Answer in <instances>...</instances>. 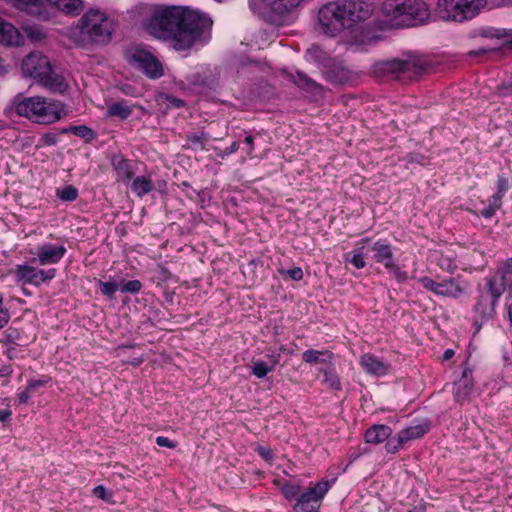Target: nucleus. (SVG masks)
<instances>
[{
  "label": "nucleus",
  "instance_id": "obj_53",
  "mask_svg": "<svg viewBox=\"0 0 512 512\" xmlns=\"http://www.w3.org/2000/svg\"><path fill=\"white\" fill-rule=\"evenodd\" d=\"M240 147L239 142H233L228 148L225 149L224 155H230L235 153Z\"/></svg>",
  "mask_w": 512,
  "mask_h": 512
},
{
  "label": "nucleus",
  "instance_id": "obj_12",
  "mask_svg": "<svg viewBox=\"0 0 512 512\" xmlns=\"http://www.w3.org/2000/svg\"><path fill=\"white\" fill-rule=\"evenodd\" d=\"M16 281L22 285L30 284L40 286L46 281L52 280L56 275V269H38L32 265H17L14 270Z\"/></svg>",
  "mask_w": 512,
  "mask_h": 512
},
{
  "label": "nucleus",
  "instance_id": "obj_43",
  "mask_svg": "<svg viewBox=\"0 0 512 512\" xmlns=\"http://www.w3.org/2000/svg\"><path fill=\"white\" fill-rule=\"evenodd\" d=\"M282 275H287L290 279L294 281H299L303 278V271L300 267H294L289 270H280Z\"/></svg>",
  "mask_w": 512,
  "mask_h": 512
},
{
  "label": "nucleus",
  "instance_id": "obj_22",
  "mask_svg": "<svg viewBox=\"0 0 512 512\" xmlns=\"http://www.w3.org/2000/svg\"><path fill=\"white\" fill-rule=\"evenodd\" d=\"M391 428L386 425H374L365 432V441L370 444H380L389 438Z\"/></svg>",
  "mask_w": 512,
  "mask_h": 512
},
{
  "label": "nucleus",
  "instance_id": "obj_30",
  "mask_svg": "<svg viewBox=\"0 0 512 512\" xmlns=\"http://www.w3.org/2000/svg\"><path fill=\"white\" fill-rule=\"evenodd\" d=\"M189 147L194 150H204L210 136L205 132L190 133L186 136Z\"/></svg>",
  "mask_w": 512,
  "mask_h": 512
},
{
  "label": "nucleus",
  "instance_id": "obj_61",
  "mask_svg": "<svg viewBox=\"0 0 512 512\" xmlns=\"http://www.w3.org/2000/svg\"><path fill=\"white\" fill-rule=\"evenodd\" d=\"M508 316H509V320L512 323V303L509 305V308H508Z\"/></svg>",
  "mask_w": 512,
  "mask_h": 512
},
{
  "label": "nucleus",
  "instance_id": "obj_55",
  "mask_svg": "<svg viewBox=\"0 0 512 512\" xmlns=\"http://www.w3.org/2000/svg\"><path fill=\"white\" fill-rule=\"evenodd\" d=\"M11 416V411L8 409H2L0 410V421L5 422L7 419H9Z\"/></svg>",
  "mask_w": 512,
  "mask_h": 512
},
{
  "label": "nucleus",
  "instance_id": "obj_26",
  "mask_svg": "<svg viewBox=\"0 0 512 512\" xmlns=\"http://www.w3.org/2000/svg\"><path fill=\"white\" fill-rule=\"evenodd\" d=\"M294 83L300 87L301 89L312 92L314 94H318L321 92V86L315 82L313 79L309 78L303 72H297L295 76H293Z\"/></svg>",
  "mask_w": 512,
  "mask_h": 512
},
{
  "label": "nucleus",
  "instance_id": "obj_42",
  "mask_svg": "<svg viewBox=\"0 0 512 512\" xmlns=\"http://www.w3.org/2000/svg\"><path fill=\"white\" fill-rule=\"evenodd\" d=\"M324 382L333 389L340 388V382L336 374L331 371H324Z\"/></svg>",
  "mask_w": 512,
  "mask_h": 512
},
{
  "label": "nucleus",
  "instance_id": "obj_49",
  "mask_svg": "<svg viewBox=\"0 0 512 512\" xmlns=\"http://www.w3.org/2000/svg\"><path fill=\"white\" fill-rule=\"evenodd\" d=\"M156 444L160 447H167V448H175V443L171 441L169 438L164 436H158L156 438Z\"/></svg>",
  "mask_w": 512,
  "mask_h": 512
},
{
  "label": "nucleus",
  "instance_id": "obj_33",
  "mask_svg": "<svg viewBox=\"0 0 512 512\" xmlns=\"http://www.w3.org/2000/svg\"><path fill=\"white\" fill-rule=\"evenodd\" d=\"M501 205L502 199L496 200V197L492 196L489 204L481 211V215L484 218H491L495 215L496 211L501 207Z\"/></svg>",
  "mask_w": 512,
  "mask_h": 512
},
{
  "label": "nucleus",
  "instance_id": "obj_32",
  "mask_svg": "<svg viewBox=\"0 0 512 512\" xmlns=\"http://www.w3.org/2000/svg\"><path fill=\"white\" fill-rule=\"evenodd\" d=\"M23 31L26 34V36L33 42L42 41L46 38L45 30L39 25H24Z\"/></svg>",
  "mask_w": 512,
  "mask_h": 512
},
{
  "label": "nucleus",
  "instance_id": "obj_56",
  "mask_svg": "<svg viewBox=\"0 0 512 512\" xmlns=\"http://www.w3.org/2000/svg\"><path fill=\"white\" fill-rule=\"evenodd\" d=\"M169 102L177 108L184 106V101L178 98H169Z\"/></svg>",
  "mask_w": 512,
  "mask_h": 512
},
{
  "label": "nucleus",
  "instance_id": "obj_4",
  "mask_svg": "<svg viewBox=\"0 0 512 512\" xmlns=\"http://www.w3.org/2000/svg\"><path fill=\"white\" fill-rule=\"evenodd\" d=\"M381 14L394 28L424 24L431 15L428 5L423 0H385L381 6Z\"/></svg>",
  "mask_w": 512,
  "mask_h": 512
},
{
  "label": "nucleus",
  "instance_id": "obj_8",
  "mask_svg": "<svg viewBox=\"0 0 512 512\" xmlns=\"http://www.w3.org/2000/svg\"><path fill=\"white\" fill-rule=\"evenodd\" d=\"M504 291V277L497 278L495 276L488 280L487 287L480 292L474 307V311L480 318L481 323L493 318L495 306Z\"/></svg>",
  "mask_w": 512,
  "mask_h": 512
},
{
  "label": "nucleus",
  "instance_id": "obj_46",
  "mask_svg": "<svg viewBox=\"0 0 512 512\" xmlns=\"http://www.w3.org/2000/svg\"><path fill=\"white\" fill-rule=\"evenodd\" d=\"M498 94L500 96H509L512 95V79L510 81L503 82L498 87Z\"/></svg>",
  "mask_w": 512,
  "mask_h": 512
},
{
  "label": "nucleus",
  "instance_id": "obj_23",
  "mask_svg": "<svg viewBox=\"0 0 512 512\" xmlns=\"http://www.w3.org/2000/svg\"><path fill=\"white\" fill-rule=\"evenodd\" d=\"M132 114V107L125 100L116 101L108 105L106 115L108 117H117L127 119Z\"/></svg>",
  "mask_w": 512,
  "mask_h": 512
},
{
  "label": "nucleus",
  "instance_id": "obj_34",
  "mask_svg": "<svg viewBox=\"0 0 512 512\" xmlns=\"http://www.w3.org/2000/svg\"><path fill=\"white\" fill-rule=\"evenodd\" d=\"M272 370H273L272 367H270L264 361L254 362L253 366L251 368L252 374L255 375L259 379L264 378Z\"/></svg>",
  "mask_w": 512,
  "mask_h": 512
},
{
  "label": "nucleus",
  "instance_id": "obj_7",
  "mask_svg": "<svg viewBox=\"0 0 512 512\" xmlns=\"http://www.w3.org/2000/svg\"><path fill=\"white\" fill-rule=\"evenodd\" d=\"M486 0H438L436 15L445 21L463 22L475 17Z\"/></svg>",
  "mask_w": 512,
  "mask_h": 512
},
{
  "label": "nucleus",
  "instance_id": "obj_1",
  "mask_svg": "<svg viewBox=\"0 0 512 512\" xmlns=\"http://www.w3.org/2000/svg\"><path fill=\"white\" fill-rule=\"evenodd\" d=\"M126 19L149 35L172 42L174 49H190L212 26L209 16L188 6L140 2L126 11Z\"/></svg>",
  "mask_w": 512,
  "mask_h": 512
},
{
  "label": "nucleus",
  "instance_id": "obj_50",
  "mask_svg": "<svg viewBox=\"0 0 512 512\" xmlns=\"http://www.w3.org/2000/svg\"><path fill=\"white\" fill-rule=\"evenodd\" d=\"M48 383V379L30 380L27 384L28 390L34 391Z\"/></svg>",
  "mask_w": 512,
  "mask_h": 512
},
{
  "label": "nucleus",
  "instance_id": "obj_41",
  "mask_svg": "<svg viewBox=\"0 0 512 512\" xmlns=\"http://www.w3.org/2000/svg\"><path fill=\"white\" fill-rule=\"evenodd\" d=\"M93 494L106 502H113V493L108 492L103 485H98L93 489Z\"/></svg>",
  "mask_w": 512,
  "mask_h": 512
},
{
  "label": "nucleus",
  "instance_id": "obj_48",
  "mask_svg": "<svg viewBox=\"0 0 512 512\" xmlns=\"http://www.w3.org/2000/svg\"><path fill=\"white\" fill-rule=\"evenodd\" d=\"M510 275H512V258L505 262L502 275L499 277H504V287L506 286L507 277Z\"/></svg>",
  "mask_w": 512,
  "mask_h": 512
},
{
  "label": "nucleus",
  "instance_id": "obj_18",
  "mask_svg": "<svg viewBox=\"0 0 512 512\" xmlns=\"http://www.w3.org/2000/svg\"><path fill=\"white\" fill-rule=\"evenodd\" d=\"M24 43V35L19 29L0 17V44L6 47H20Z\"/></svg>",
  "mask_w": 512,
  "mask_h": 512
},
{
  "label": "nucleus",
  "instance_id": "obj_52",
  "mask_svg": "<svg viewBox=\"0 0 512 512\" xmlns=\"http://www.w3.org/2000/svg\"><path fill=\"white\" fill-rule=\"evenodd\" d=\"M31 392H32L31 390H28V387H26L25 390L21 391L18 394L19 403H21V404L27 403L30 398Z\"/></svg>",
  "mask_w": 512,
  "mask_h": 512
},
{
  "label": "nucleus",
  "instance_id": "obj_45",
  "mask_svg": "<svg viewBox=\"0 0 512 512\" xmlns=\"http://www.w3.org/2000/svg\"><path fill=\"white\" fill-rule=\"evenodd\" d=\"M67 131H70L73 134L83 137V138L88 136L91 133V130L84 125L72 126L69 129L64 130V132H67Z\"/></svg>",
  "mask_w": 512,
  "mask_h": 512
},
{
  "label": "nucleus",
  "instance_id": "obj_6",
  "mask_svg": "<svg viewBox=\"0 0 512 512\" xmlns=\"http://www.w3.org/2000/svg\"><path fill=\"white\" fill-rule=\"evenodd\" d=\"M22 72L37 83L54 93H64L68 84L64 77L56 73L49 59L40 52H32L22 61Z\"/></svg>",
  "mask_w": 512,
  "mask_h": 512
},
{
  "label": "nucleus",
  "instance_id": "obj_3",
  "mask_svg": "<svg viewBox=\"0 0 512 512\" xmlns=\"http://www.w3.org/2000/svg\"><path fill=\"white\" fill-rule=\"evenodd\" d=\"M76 29L80 43L107 45L117 29V20L104 9L90 7L78 19Z\"/></svg>",
  "mask_w": 512,
  "mask_h": 512
},
{
  "label": "nucleus",
  "instance_id": "obj_28",
  "mask_svg": "<svg viewBox=\"0 0 512 512\" xmlns=\"http://www.w3.org/2000/svg\"><path fill=\"white\" fill-rule=\"evenodd\" d=\"M473 389V383L471 379H460L455 384L454 397L456 401H464L471 393Z\"/></svg>",
  "mask_w": 512,
  "mask_h": 512
},
{
  "label": "nucleus",
  "instance_id": "obj_9",
  "mask_svg": "<svg viewBox=\"0 0 512 512\" xmlns=\"http://www.w3.org/2000/svg\"><path fill=\"white\" fill-rule=\"evenodd\" d=\"M428 67L429 64L427 60L416 55H407L404 58L392 59L379 64V69L384 73L406 78L419 76L425 73Z\"/></svg>",
  "mask_w": 512,
  "mask_h": 512
},
{
  "label": "nucleus",
  "instance_id": "obj_54",
  "mask_svg": "<svg viewBox=\"0 0 512 512\" xmlns=\"http://www.w3.org/2000/svg\"><path fill=\"white\" fill-rule=\"evenodd\" d=\"M280 356H281L280 353L269 355L270 363H271V365H269V366L272 367V369L279 363Z\"/></svg>",
  "mask_w": 512,
  "mask_h": 512
},
{
  "label": "nucleus",
  "instance_id": "obj_25",
  "mask_svg": "<svg viewBox=\"0 0 512 512\" xmlns=\"http://www.w3.org/2000/svg\"><path fill=\"white\" fill-rule=\"evenodd\" d=\"M276 484L288 501L296 500L301 493L302 485L300 481H276Z\"/></svg>",
  "mask_w": 512,
  "mask_h": 512
},
{
  "label": "nucleus",
  "instance_id": "obj_59",
  "mask_svg": "<svg viewBox=\"0 0 512 512\" xmlns=\"http://www.w3.org/2000/svg\"><path fill=\"white\" fill-rule=\"evenodd\" d=\"M259 452L265 459H268L271 456V452L268 449L262 448Z\"/></svg>",
  "mask_w": 512,
  "mask_h": 512
},
{
  "label": "nucleus",
  "instance_id": "obj_58",
  "mask_svg": "<svg viewBox=\"0 0 512 512\" xmlns=\"http://www.w3.org/2000/svg\"><path fill=\"white\" fill-rule=\"evenodd\" d=\"M245 143L249 146L248 154H251L253 150V137L251 135L246 136Z\"/></svg>",
  "mask_w": 512,
  "mask_h": 512
},
{
  "label": "nucleus",
  "instance_id": "obj_38",
  "mask_svg": "<svg viewBox=\"0 0 512 512\" xmlns=\"http://www.w3.org/2000/svg\"><path fill=\"white\" fill-rule=\"evenodd\" d=\"M320 506L296 501L292 507V512H319Z\"/></svg>",
  "mask_w": 512,
  "mask_h": 512
},
{
  "label": "nucleus",
  "instance_id": "obj_29",
  "mask_svg": "<svg viewBox=\"0 0 512 512\" xmlns=\"http://www.w3.org/2000/svg\"><path fill=\"white\" fill-rule=\"evenodd\" d=\"M83 8L81 0H62L58 2V10L66 15L76 16Z\"/></svg>",
  "mask_w": 512,
  "mask_h": 512
},
{
  "label": "nucleus",
  "instance_id": "obj_37",
  "mask_svg": "<svg viewBox=\"0 0 512 512\" xmlns=\"http://www.w3.org/2000/svg\"><path fill=\"white\" fill-rule=\"evenodd\" d=\"M142 288V283L139 280H130L123 282L120 285V291L124 293H138Z\"/></svg>",
  "mask_w": 512,
  "mask_h": 512
},
{
  "label": "nucleus",
  "instance_id": "obj_15",
  "mask_svg": "<svg viewBox=\"0 0 512 512\" xmlns=\"http://www.w3.org/2000/svg\"><path fill=\"white\" fill-rule=\"evenodd\" d=\"M66 251L67 249L64 245L44 243L37 247L36 257L33 261L41 266L57 264L62 260Z\"/></svg>",
  "mask_w": 512,
  "mask_h": 512
},
{
  "label": "nucleus",
  "instance_id": "obj_35",
  "mask_svg": "<svg viewBox=\"0 0 512 512\" xmlns=\"http://www.w3.org/2000/svg\"><path fill=\"white\" fill-rule=\"evenodd\" d=\"M57 196L63 201H73L78 196V191L73 186H65L57 190Z\"/></svg>",
  "mask_w": 512,
  "mask_h": 512
},
{
  "label": "nucleus",
  "instance_id": "obj_36",
  "mask_svg": "<svg viewBox=\"0 0 512 512\" xmlns=\"http://www.w3.org/2000/svg\"><path fill=\"white\" fill-rule=\"evenodd\" d=\"M98 286L102 294L107 296L109 299H113L115 292L120 289V286H118L115 282L99 281Z\"/></svg>",
  "mask_w": 512,
  "mask_h": 512
},
{
  "label": "nucleus",
  "instance_id": "obj_57",
  "mask_svg": "<svg viewBox=\"0 0 512 512\" xmlns=\"http://www.w3.org/2000/svg\"><path fill=\"white\" fill-rule=\"evenodd\" d=\"M454 350L452 349H447L445 350V352L443 353V356H442V359L444 361H447V360H450L453 356H454Z\"/></svg>",
  "mask_w": 512,
  "mask_h": 512
},
{
  "label": "nucleus",
  "instance_id": "obj_51",
  "mask_svg": "<svg viewBox=\"0 0 512 512\" xmlns=\"http://www.w3.org/2000/svg\"><path fill=\"white\" fill-rule=\"evenodd\" d=\"M18 336V332L14 329H8L4 333L5 343H12L14 339Z\"/></svg>",
  "mask_w": 512,
  "mask_h": 512
},
{
  "label": "nucleus",
  "instance_id": "obj_27",
  "mask_svg": "<svg viewBox=\"0 0 512 512\" xmlns=\"http://www.w3.org/2000/svg\"><path fill=\"white\" fill-rule=\"evenodd\" d=\"M153 189L151 179L146 176H138L131 183V190L138 197H143Z\"/></svg>",
  "mask_w": 512,
  "mask_h": 512
},
{
  "label": "nucleus",
  "instance_id": "obj_19",
  "mask_svg": "<svg viewBox=\"0 0 512 512\" xmlns=\"http://www.w3.org/2000/svg\"><path fill=\"white\" fill-rule=\"evenodd\" d=\"M12 6L40 20L47 21L50 14L42 0H7Z\"/></svg>",
  "mask_w": 512,
  "mask_h": 512
},
{
  "label": "nucleus",
  "instance_id": "obj_20",
  "mask_svg": "<svg viewBox=\"0 0 512 512\" xmlns=\"http://www.w3.org/2000/svg\"><path fill=\"white\" fill-rule=\"evenodd\" d=\"M363 370L371 375L384 376L388 373L389 364L379 359L374 354L366 353L360 358Z\"/></svg>",
  "mask_w": 512,
  "mask_h": 512
},
{
  "label": "nucleus",
  "instance_id": "obj_40",
  "mask_svg": "<svg viewBox=\"0 0 512 512\" xmlns=\"http://www.w3.org/2000/svg\"><path fill=\"white\" fill-rule=\"evenodd\" d=\"M11 315L8 308L4 307V298L0 293V330L10 321Z\"/></svg>",
  "mask_w": 512,
  "mask_h": 512
},
{
  "label": "nucleus",
  "instance_id": "obj_62",
  "mask_svg": "<svg viewBox=\"0 0 512 512\" xmlns=\"http://www.w3.org/2000/svg\"><path fill=\"white\" fill-rule=\"evenodd\" d=\"M4 70V60L3 58L0 56V71H3Z\"/></svg>",
  "mask_w": 512,
  "mask_h": 512
},
{
  "label": "nucleus",
  "instance_id": "obj_24",
  "mask_svg": "<svg viewBox=\"0 0 512 512\" xmlns=\"http://www.w3.org/2000/svg\"><path fill=\"white\" fill-rule=\"evenodd\" d=\"M303 361L309 364L329 363L333 354L328 350H306L303 355Z\"/></svg>",
  "mask_w": 512,
  "mask_h": 512
},
{
  "label": "nucleus",
  "instance_id": "obj_16",
  "mask_svg": "<svg viewBox=\"0 0 512 512\" xmlns=\"http://www.w3.org/2000/svg\"><path fill=\"white\" fill-rule=\"evenodd\" d=\"M331 488V482L321 480L315 484L310 483L309 487L301 492L296 501L309 504L321 505L324 496Z\"/></svg>",
  "mask_w": 512,
  "mask_h": 512
},
{
  "label": "nucleus",
  "instance_id": "obj_39",
  "mask_svg": "<svg viewBox=\"0 0 512 512\" xmlns=\"http://www.w3.org/2000/svg\"><path fill=\"white\" fill-rule=\"evenodd\" d=\"M509 189V183L508 180L503 177L499 176L497 179V191L492 195L496 197V200L503 199L505 193Z\"/></svg>",
  "mask_w": 512,
  "mask_h": 512
},
{
  "label": "nucleus",
  "instance_id": "obj_63",
  "mask_svg": "<svg viewBox=\"0 0 512 512\" xmlns=\"http://www.w3.org/2000/svg\"><path fill=\"white\" fill-rule=\"evenodd\" d=\"M13 352H14L13 348L8 349L7 354H8L9 358H12Z\"/></svg>",
  "mask_w": 512,
  "mask_h": 512
},
{
  "label": "nucleus",
  "instance_id": "obj_11",
  "mask_svg": "<svg viewBox=\"0 0 512 512\" xmlns=\"http://www.w3.org/2000/svg\"><path fill=\"white\" fill-rule=\"evenodd\" d=\"M305 0H249V6L270 22H276L279 18L298 7Z\"/></svg>",
  "mask_w": 512,
  "mask_h": 512
},
{
  "label": "nucleus",
  "instance_id": "obj_31",
  "mask_svg": "<svg viewBox=\"0 0 512 512\" xmlns=\"http://www.w3.org/2000/svg\"><path fill=\"white\" fill-rule=\"evenodd\" d=\"M345 261L350 262L355 268L362 269L366 263L364 260V246L355 248L344 256Z\"/></svg>",
  "mask_w": 512,
  "mask_h": 512
},
{
  "label": "nucleus",
  "instance_id": "obj_47",
  "mask_svg": "<svg viewBox=\"0 0 512 512\" xmlns=\"http://www.w3.org/2000/svg\"><path fill=\"white\" fill-rule=\"evenodd\" d=\"M307 56L310 58V59H314L315 61H320L322 60L323 56H324V53L321 49H319L318 47H313V48H310L308 51H307Z\"/></svg>",
  "mask_w": 512,
  "mask_h": 512
},
{
  "label": "nucleus",
  "instance_id": "obj_10",
  "mask_svg": "<svg viewBox=\"0 0 512 512\" xmlns=\"http://www.w3.org/2000/svg\"><path fill=\"white\" fill-rule=\"evenodd\" d=\"M125 58L129 64L142 70L149 78H159L164 70L159 60L148 50L141 46H132L125 51Z\"/></svg>",
  "mask_w": 512,
  "mask_h": 512
},
{
  "label": "nucleus",
  "instance_id": "obj_21",
  "mask_svg": "<svg viewBox=\"0 0 512 512\" xmlns=\"http://www.w3.org/2000/svg\"><path fill=\"white\" fill-rule=\"evenodd\" d=\"M112 165L117 173L118 179L124 183H129L134 175L132 163L123 157H114Z\"/></svg>",
  "mask_w": 512,
  "mask_h": 512
},
{
  "label": "nucleus",
  "instance_id": "obj_14",
  "mask_svg": "<svg viewBox=\"0 0 512 512\" xmlns=\"http://www.w3.org/2000/svg\"><path fill=\"white\" fill-rule=\"evenodd\" d=\"M372 250L375 252L374 259L383 263L386 269L391 272L398 282H405L408 274L402 271L393 260V252L391 246L385 242L377 241L373 244Z\"/></svg>",
  "mask_w": 512,
  "mask_h": 512
},
{
  "label": "nucleus",
  "instance_id": "obj_5",
  "mask_svg": "<svg viewBox=\"0 0 512 512\" xmlns=\"http://www.w3.org/2000/svg\"><path fill=\"white\" fill-rule=\"evenodd\" d=\"M14 109L18 116L39 124L55 123L65 115L61 102L40 96L17 97Z\"/></svg>",
  "mask_w": 512,
  "mask_h": 512
},
{
  "label": "nucleus",
  "instance_id": "obj_13",
  "mask_svg": "<svg viewBox=\"0 0 512 512\" xmlns=\"http://www.w3.org/2000/svg\"><path fill=\"white\" fill-rule=\"evenodd\" d=\"M418 282L427 290L431 291L435 295H441L445 297L457 298L461 296L465 287L461 285L457 280L449 278L444 279L441 282H436L429 277H421Z\"/></svg>",
  "mask_w": 512,
  "mask_h": 512
},
{
  "label": "nucleus",
  "instance_id": "obj_2",
  "mask_svg": "<svg viewBox=\"0 0 512 512\" xmlns=\"http://www.w3.org/2000/svg\"><path fill=\"white\" fill-rule=\"evenodd\" d=\"M375 11L373 0H335L324 4L318 12L322 33L336 36L344 30L354 31L371 18Z\"/></svg>",
  "mask_w": 512,
  "mask_h": 512
},
{
  "label": "nucleus",
  "instance_id": "obj_64",
  "mask_svg": "<svg viewBox=\"0 0 512 512\" xmlns=\"http://www.w3.org/2000/svg\"><path fill=\"white\" fill-rule=\"evenodd\" d=\"M509 293L512 295V284L509 286Z\"/></svg>",
  "mask_w": 512,
  "mask_h": 512
},
{
  "label": "nucleus",
  "instance_id": "obj_17",
  "mask_svg": "<svg viewBox=\"0 0 512 512\" xmlns=\"http://www.w3.org/2000/svg\"><path fill=\"white\" fill-rule=\"evenodd\" d=\"M429 429L430 426L426 421L409 426L398 433V445H393L391 440L387 442V450L389 452H395L402 444L424 436L429 431Z\"/></svg>",
  "mask_w": 512,
  "mask_h": 512
},
{
  "label": "nucleus",
  "instance_id": "obj_60",
  "mask_svg": "<svg viewBox=\"0 0 512 512\" xmlns=\"http://www.w3.org/2000/svg\"><path fill=\"white\" fill-rule=\"evenodd\" d=\"M471 375V371L469 369H465L463 371L461 379H470L469 376Z\"/></svg>",
  "mask_w": 512,
  "mask_h": 512
},
{
  "label": "nucleus",
  "instance_id": "obj_44",
  "mask_svg": "<svg viewBox=\"0 0 512 512\" xmlns=\"http://www.w3.org/2000/svg\"><path fill=\"white\" fill-rule=\"evenodd\" d=\"M57 143V136L53 133H46L41 136L38 146H54Z\"/></svg>",
  "mask_w": 512,
  "mask_h": 512
}]
</instances>
